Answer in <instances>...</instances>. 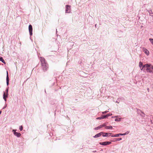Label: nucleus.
<instances>
[{"label": "nucleus", "instance_id": "20", "mask_svg": "<svg viewBox=\"0 0 153 153\" xmlns=\"http://www.w3.org/2000/svg\"><path fill=\"white\" fill-rule=\"evenodd\" d=\"M128 132H126V133H124V134H120V135H125L126 134H128Z\"/></svg>", "mask_w": 153, "mask_h": 153}, {"label": "nucleus", "instance_id": "10", "mask_svg": "<svg viewBox=\"0 0 153 153\" xmlns=\"http://www.w3.org/2000/svg\"><path fill=\"white\" fill-rule=\"evenodd\" d=\"M8 94H6L4 92L3 94V99H4L5 101H6V98L8 97Z\"/></svg>", "mask_w": 153, "mask_h": 153}, {"label": "nucleus", "instance_id": "3", "mask_svg": "<svg viewBox=\"0 0 153 153\" xmlns=\"http://www.w3.org/2000/svg\"><path fill=\"white\" fill-rule=\"evenodd\" d=\"M66 7V10H65V13H70L71 11V9L70 7V6L69 5H66L65 6Z\"/></svg>", "mask_w": 153, "mask_h": 153}, {"label": "nucleus", "instance_id": "1", "mask_svg": "<svg viewBox=\"0 0 153 153\" xmlns=\"http://www.w3.org/2000/svg\"><path fill=\"white\" fill-rule=\"evenodd\" d=\"M144 68H146V71L148 72L153 73V66L151 64H146L144 65L143 67L141 68V69L142 70Z\"/></svg>", "mask_w": 153, "mask_h": 153}, {"label": "nucleus", "instance_id": "15", "mask_svg": "<svg viewBox=\"0 0 153 153\" xmlns=\"http://www.w3.org/2000/svg\"><path fill=\"white\" fill-rule=\"evenodd\" d=\"M120 135V134H117L114 135H112L111 137H119Z\"/></svg>", "mask_w": 153, "mask_h": 153}, {"label": "nucleus", "instance_id": "17", "mask_svg": "<svg viewBox=\"0 0 153 153\" xmlns=\"http://www.w3.org/2000/svg\"><path fill=\"white\" fill-rule=\"evenodd\" d=\"M149 40L150 41L152 44L153 45V39L150 38L149 39Z\"/></svg>", "mask_w": 153, "mask_h": 153}, {"label": "nucleus", "instance_id": "13", "mask_svg": "<svg viewBox=\"0 0 153 153\" xmlns=\"http://www.w3.org/2000/svg\"><path fill=\"white\" fill-rule=\"evenodd\" d=\"M0 61H1L2 62H3L4 64H6V62L3 59L2 57H1L0 56Z\"/></svg>", "mask_w": 153, "mask_h": 153}, {"label": "nucleus", "instance_id": "11", "mask_svg": "<svg viewBox=\"0 0 153 153\" xmlns=\"http://www.w3.org/2000/svg\"><path fill=\"white\" fill-rule=\"evenodd\" d=\"M102 132H101L97 134H96L94 137V138H97L98 137H100L101 135H102Z\"/></svg>", "mask_w": 153, "mask_h": 153}, {"label": "nucleus", "instance_id": "6", "mask_svg": "<svg viewBox=\"0 0 153 153\" xmlns=\"http://www.w3.org/2000/svg\"><path fill=\"white\" fill-rule=\"evenodd\" d=\"M40 61L41 65L46 63L45 62V59L43 57H41L40 58Z\"/></svg>", "mask_w": 153, "mask_h": 153}, {"label": "nucleus", "instance_id": "12", "mask_svg": "<svg viewBox=\"0 0 153 153\" xmlns=\"http://www.w3.org/2000/svg\"><path fill=\"white\" fill-rule=\"evenodd\" d=\"M106 129H112V127L111 126H106L105 127Z\"/></svg>", "mask_w": 153, "mask_h": 153}, {"label": "nucleus", "instance_id": "21", "mask_svg": "<svg viewBox=\"0 0 153 153\" xmlns=\"http://www.w3.org/2000/svg\"><path fill=\"white\" fill-rule=\"evenodd\" d=\"M19 129L21 131L23 129V127L22 126H20V127H19Z\"/></svg>", "mask_w": 153, "mask_h": 153}, {"label": "nucleus", "instance_id": "28", "mask_svg": "<svg viewBox=\"0 0 153 153\" xmlns=\"http://www.w3.org/2000/svg\"><path fill=\"white\" fill-rule=\"evenodd\" d=\"M6 92H7V94H8V88L7 89V90H6Z\"/></svg>", "mask_w": 153, "mask_h": 153}, {"label": "nucleus", "instance_id": "16", "mask_svg": "<svg viewBox=\"0 0 153 153\" xmlns=\"http://www.w3.org/2000/svg\"><path fill=\"white\" fill-rule=\"evenodd\" d=\"M139 66L140 68H141L142 66H143V63L142 62H140L139 63Z\"/></svg>", "mask_w": 153, "mask_h": 153}, {"label": "nucleus", "instance_id": "9", "mask_svg": "<svg viewBox=\"0 0 153 153\" xmlns=\"http://www.w3.org/2000/svg\"><path fill=\"white\" fill-rule=\"evenodd\" d=\"M143 52H144L147 55H148L149 54V51L146 49H143Z\"/></svg>", "mask_w": 153, "mask_h": 153}, {"label": "nucleus", "instance_id": "26", "mask_svg": "<svg viewBox=\"0 0 153 153\" xmlns=\"http://www.w3.org/2000/svg\"><path fill=\"white\" fill-rule=\"evenodd\" d=\"M97 119H99V120H100V119H102V117H97Z\"/></svg>", "mask_w": 153, "mask_h": 153}, {"label": "nucleus", "instance_id": "24", "mask_svg": "<svg viewBox=\"0 0 153 153\" xmlns=\"http://www.w3.org/2000/svg\"><path fill=\"white\" fill-rule=\"evenodd\" d=\"M117 140L116 141H117V140L119 141V140H122V138H118V139H117Z\"/></svg>", "mask_w": 153, "mask_h": 153}, {"label": "nucleus", "instance_id": "22", "mask_svg": "<svg viewBox=\"0 0 153 153\" xmlns=\"http://www.w3.org/2000/svg\"><path fill=\"white\" fill-rule=\"evenodd\" d=\"M112 115V114H111V113H109V114H107L106 115V116L107 117H108V116H111V115Z\"/></svg>", "mask_w": 153, "mask_h": 153}, {"label": "nucleus", "instance_id": "4", "mask_svg": "<svg viewBox=\"0 0 153 153\" xmlns=\"http://www.w3.org/2000/svg\"><path fill=\"white\" fill-rule=\"evenodd\" d=\"M111 142L109 141H105L103 142H100V144L102 145H109L111 143Z\"/></svg>", "mask_w": 153, "mask_h": 153}, {"label": "nucleus", "instance_id": "14", "mask_svg": "<svg viewBox=\"0 0 153 153\" xmlns=\"http://www.w3.org/2000/svg\"><path fill=\"white\" fill-rule=\"evenodd\" d=\"M102 128V127L101 125H100L99 126L95 128H94V129L95 130H98V129H100V128Z\"/></svg>", "mask_w": 153, "mask_h": 153}, {"label": "nucleus", "instance_id": "23", "mask_svg": "<svg viewBox=\"0 0 153 153\" xmlns=\"http://www.w3.org/2000/svg\"><path fill=\"white\" fill-rule=\"evenodd\" d=\"M106 117H107L106 115H103L102 117V119H104L106 118Z\"/></svg>", "mask_w": 153, "mask_h": 153}, {"label": "nucleus", "instance_id": "7", "mask_svg": "<svg viewBox=\"0 0 153 153\" xmlns=\"http://www.w3.org/2000/svg\"><path fill=\"white\" fill-rule=\"evenodd\" d=\"M13 131H14V134L17 136V137H20V136L21 135V134L20 133H18V132H16V131H14V130H13Z\"/></svg>", "mask_w": 153, "mask_h": 153}, {"label": "nucleus", "instance_id": "2", "mask_svg": "<svg viewBox=\"0 0 153 153\" xmlns=\"http://www.w3.org/2000/svg\"><path fill=\"white\" fill-rule=\"evenodd\" d=\"M42 69L44 71H47V69L48 68V65L47 63L42 64Z\"/></svg>", "mask_w": 153, "mask_h": 153}, {"label": "nucleus", "instance_id": "27", "mask_svg": "<svg viewBox=\"0 0 153 153\" xmlns=\"http://www.w3.org/2000/svg\"><path fill=\"white\" fill-rule=\"evenodd\" d=\"M9 81H7V85H8L9 84Z\"/></svg>", "mask_w": 153, "mask_h": 153}, {"label": "nucleus", "instance_id": "5", "mask_svg": "<svg viewBox=\"0 0 153 153\" xmlns=\"http://www.w3.org/2000/svg\"><path fill=\"white\" fill-rule=\"evenodd\" d=\"M32 27L30 25L29 26V30L30 35H32Z\"/></svg>", "mask_w": 153, "mask_h": 153}, {"label": "nucleus", "instance_id": "19", "mask_svg": "<svg viewBox=\"0 0 153 153\" xmlns=\"http://www.w3.org/2000/svg\"><path fill=\"white\" fill-rule=\"evenodd\" d=\"M102 128L104 127H105L106 126V125L105 123H104L102 124L101 125Z\"/></svg>", "mask_w": 153, "mask_h": 153}, {"label": "nucleus", "instance_id": "25", "mask_svg": "<svg viewBox=\"0 0 153 153\" xmlns=\"http://www.w3.org/2000/svg\"><path fill=\"white\" fill-rule=\"evenodd\" d=\"M108 112V111H105L102 112V114H104L107 113Z\"/></svg>", "mask_w": 153, "mask_h": 153}, {"label": "nucleus", "instance_id": "18", "mask_svg": "<svg viewBox=\"0 0 153 153\" xmlns=\"http://www.w3.org/2000/svg\"><path fill=\"white\" fill-rule=\"evenodd\" d=\"M6 81H9L8 76V72L7 71V77H6Z\"/></svg>", "mask_w": 153, "mask_h": 153}, {"label": "nucleus", "instance_id": "8", "mask_svg": "<svg viewBox=\"0 0 153 153\" xmlns=\"http://www.w3.org/2000/svg\"><path fill=\"white\" fill-rule=\"evenodd\" d=\"M102 135L103 137H107L108 136L109 134H111V133H104L102 132Z\"/></svg>", "mask_w": 153, "mask_h": 153}]
</instances>
